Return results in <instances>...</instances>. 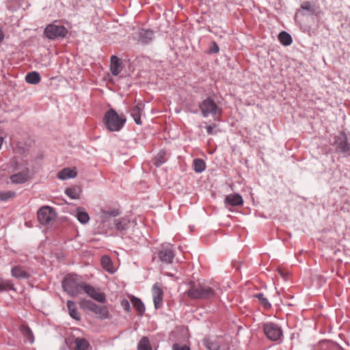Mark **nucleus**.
<instances>
[{
	"label": "nucleus",
	"instance_id": "1",
	"mask_svg": "<svg viewBox=\"0 0 350 350\" xmlns=\"http://www.w3.org/2000/svg\"><path fill=\"white\" fill-rule=\"evenodd\" d=\"M187 285L185 294L191 299H208L215 295L214 289L204 283L190 280Z\"/></svg>",
	"mask_w": 350,
	"mask_h": 350
},
{
	"label": "nucleus",
	"instance_id": "2",
	"mask_svg": "<svg viewBox=\"0 0 350 350\" xmlns=\"http://www.w3.org/2000/svg\"><path fill=\"white\" fill-rule=\"evenodd\" d=\"M81 276L77 274H67L62 282L64 291L71 297H76L81 293L84 284Z\"/></svg>",
	"mask_w": 350,
	"mask_h": 350
},
{
	"label": "nucleus",
	"instance_id": "3",
	"mask_svg": "<svg viewBox=\"0 0 350 350\" xmlns=\"http://www.w3.org/2000/svg\"><path fill=\"white\" fill-rule=\"evenodd\" d=\"M125 122V117L119 116L113 109L108 110L104 116L105 124L110 131H120Z\"/></svg>",
	"mask_w": 350,
	"mask_h": 350
},
{
	"label": "nucleus",
	"instance_id": "4",
	"mask_svg": "<svg viewBox=\"0 0 350 350\" xmlns=\"http://www.w3.org/2000/svg\"><path fill=\"white\" fill-rule=\"evenodd\" d=\"M79 305L82 309L88 310L94 313L98 319H107L109 318V312L107 306H100L87 299H81L79 301Z\"/></svg>",
	"mask_w": 350,
	"mask_h": 350
},
{
	"label": "nucleus",
	"instance_id": "5",
	"mask_svg": "<svg viewBox=\"0 0 350 350\" xmlns=\"http://www.w3.org/2000/svg\"><path fill=\"white\" fill-rule=\"evenodd\" d=\"M199 108L201 111L202 115L206 117L209 115L213 116L217 114H221V109L218 107L215 101L210 97L206 98L202 100L200 105Z\"/></svg>",
	"mask_w": 350,
	"mask_h": 350
},
{
	"label": "nucleus",
	"instance_id": "6",
	"mask_svg": "<svg viewBox=\"0 0 350 350\" xmlns=\"http://www.w3.org/2000/svg\"><path fill=\"white\" fill-rule=\"evenodd\" d=\"M67 33L68 30L64 25H57L53 23L48 25L44 31L45 36L50 40L64 38Z\"/></svg>",
	"mask_w": 350,
	"mask_h": 350
},
{
	"label": "nucleus",
	"instance_id": "7",
	"mask_svg": "<svg viewBox=\"0 0 350 350\" xmlns=\"http://www.w3.org/2000/svg\"><path fill=\"white\" fill-rule=\"evenodd\" d=\"M38 219L42 225L49 224L56 217L55 211L50 206H44L41 207L37 213Z\"/></svg>",
	"mask_w": 350,
	"mask_h": 350
},
{
	"label": "nucleus",
	"instance_id": "8",
	"mask_svg": "<svg viewBox=\"0 0 350 350\" xmlns=\"http://www.w3.org/2000/svg\"><path fill=\"white\" fill-rule=\"evenodd\" d=\"M264 332L268 338L273 341L278 340L282 334L280 327L273 323H265Z\"/></svg>",
	"mask_w": 350,
	"mask_h": 350
},
{
	"label": "nucleus",
	"instance_id": "9",
	"mask_svg": "<svg viewBox=\"0 0 350 350\" xmlns=\"http://www.w3.org/2000/svg\"><path fill=\"white\" fill-rule=\"evenodd\" d=\"M82 291L88 296L98 302L104 304L106 302V296L103 293L98 292L94 286L89 284L84 283Z\"/></svg>",
	"mask_w": 350,
	"mask_h": 350
},
{
	"label": "nucleus",
	"instance_id": "10",
	"mask_svg": "<svg viewBox=\"0 0 350 350\" xmlns=\"http://www.w3.org/2000/svg\"><path fill=\"white\" fill-rule=\"evenodd\" d=\"M335 144L336 145V151L339 152L346 153L350 150V144L348 142L347 135L344 133L336 139Z\"/></svg>",
	"mask_w": 350,
	"mask_h": 350
},
{
	"label": "nucleus",
	"instance_id": "11",
	"mask_svg": "<svg viewBox=\"0 0 350 350\" xmlns=\"http://www.w3.org/2000/svg\"><path fill=\"white\" fill-rule=\"evenodd\" d=\"M10 179L14 184L25 183L30 179L29 170L27 168L25 170L10 176Z\"/></svg>",
	"mask_w": 350,
	"mask_h": 350
},
{
	"label": "nucleus",
	"instance_id": "12",
	"mask_svg": "<svg viewBox=\"0 0 350 350\" xmlns=\"http://www.w3.org/2000/svg\"><path fill=\"white\" fill-rule=\"evenodd\" d=\"M130 219L126 217H120L113 219L114 229L119 232L124 234L130 225Z\"/></svg>",
	"mask_w": 350,
	"mask_h": 350
},
{
	"label": "nucleus",
	"instance_id": "13",
	"mask_svg": "<svg viewBox=\"0 0 350 350\" xmlns=\"http://www.w3.org/2000/svg\"><path fill=\"white\" fill-rule=\"evenodd\" d=\"M174 256V252L170 248H164L158 252L159 260L166 264L172 263Z\"/></svg>",
	"mask_w": 350,
	"mask_h": 350
},
{
	"label": "nucleus",
	"instance_id": "14",
	"mask_svg": "<svg viewBox=\"0 0 350 350\" xmlns=\"http://www.w3.org/2000/svg\"><path fill=\"white\" fill-rule=\"evenodd\" d=\"M144 109V104L138 103L131 111V115L137 124H142L141 116Z\"/></svg>",
	"mask_w": 350,
	"mask_h": 350
},
{
	"label": "nucleus",
	"instance_id": "15",
	"mask_svg": "<svg viewBox=\"0 0 350 350\" xmlns=\"http://www.w3.org/2000/svg\"><path fill=\"white\" fill-rule=\"evenodd\" d=\"M153 291V300L155 308H159L161 306L163 301V291L161 288L157 286V284H154L152 288Z\"/></svg>",
	"mask_w": 350,
	"mask_h": 350
},
{
	"label": "nucleus",
	"instance_id": "16",
	"mask_svg": "<svg viewBox=\"0 0 350 350\" xmlns=\"http://www.w3.org/2000/svg\"><path fill=\"white\" fill-rule=\"evenodd\" d=\"M12 275L17 279H28L31 275L21 266H14L11 270Z\"/></svg>",
	"mask_w": 350,
	"mask_h": 350
},
{
	"label": "nucleus",
	"instance_id": "17",
	"mask_svg": "<svg viewBox=\"0 0 350 350\" xmlns=\"http://www.w3.org/2000/svg\"><path fill=\"white\" fill-rule=\"evenodd\" d=\"M154 39V32L149 29H141L139 31V41L142 44H148Z\"/></svg>",
	"mask_w": 350,
	"mask_h": 350
},
{
	"label": "nucleus",
	"instance_id": "18",
	"mask_svg": "<svg viewBox=\"0 0 350 350\" xmlns=\"http://www.w3.org/2000/svg\"><path fill=\"white\" fill-rule=\"evenodd\" d=\"M110 70L111 74L117 76L122 70L121 63L120 59L116 55H112L110 59Z\"/></svg>",
	"mask_w": 350,
	"mask_h": 350
},
{
	"label": "nucleus",
	"instance_id": "19",
	"mask_svg": "<svg viewBox=\"0 0 350 350\" xmlns=\"http://www.w3.org/2000/svg\"><path fill=\"white\" fill-rule=\"evenodd\" d=\"M225 202L232 206L241 205L243 203L242 197L238 194H230L226 196Z\"/></svg>",
	"mask_w": 350,
	"mask_h": 350
},
{
	"label": "nucleus",
	"instance_id": "20",
	"mask_svg": "<svg viewBox=\"0 0 350 350\" xmlns=\"http://www.w3.org/2000/svg\"><path fill=\"white\" fill-rule=\"evenodd\" d=\"M77 172L75 169L66 167L58 172L57 178L61 180H66L68 178H75L77 176Z\"/></svg>",
	"mask_w": 350,
	"mask_h": 350
},
{
	"label": "nucleus",
	"instance_id": "21",
	"mask_svg": "<svg viewBox=\"0 0 350 350\" xmlns=\"http://www.w3.org/2000/svg\"><path fill=\"white\" fill-rule=\"evenodd\" d=\"M203 344L208 350H219L220 347L217 338H205Z\"/></svg>",
	"mask_w": 350,
	"mask_h": 350
},
{
	"label": "nucleus",
	"instance_id": "22",
	"mask_svg": "<svg viewBox=\"0 0 350 350\" xmlns=\"http://www.w3.org/2000/svg\"><path fill=\"white\" fill-rule=\"evenodd\" d=\"M67 307L70 316L76 321H80L81 315L77 311L76 304L73 301L68 300L67 301Z\"/></svg>",
	"mask_w": 350,
	"mask_h": 350
},
{
	"label": "nucleus",
	"instance_id": "23",
	"mask_svg": "<svg viewBox=\"0 0 350 350\" xmlns=\"http://www.w3.org/2000/svg\"><path fill=\"white\" fill-rule=\"evenodd\" d=\"M131 301L135 309L137 311L138 314L140 316L143 315L145 312V306L141 299L135 297H132Z\"/></svg>",
	"mask_w": 350,
	"mask_h": 350
},
{
	"label": "nucleus",
	"instance_id": "24",
	"mask_svg": "<svg viewBox=\"0 0 350 350\" xmlns=\"http://www.w3.org/2000/svg\"><path fill=\"white\" fill-rule=\"evenodd\" d=\"M101 265L103 268L108 272L113 273V262L108 256H103L101 258Z\"/></svg>",
	"mask_w": 350,
	"mask_h": 350
},
{
	"label": "nucleus",
	"instance_id": "25",
	"mask_svg": "<svg viewBox=\"0 0 350 350\" xmlns=\"http://www.w3.org/2000/svg\"><path fill=\"white\" fill-rule=\"evenodd\" d=\"M77 218L81 224H86L89 219V215L83 208L79 207L77 208Z\"/></svg>",
	"mask_w": 350,
	"mask_h": 350
},
{
	"label": "nucleus",
	"instance_id": "26",
	"mask_svg": "<svg viewBox=\"0 0 350 350\" xmlns=\"http://www.w3.org/2000/svg\"><path fill=\"white\" fill-rule=\"evenodd\" d=\"M75 350H88L90 346L89 342L82 338H77L75 340Z\"/></svg>",
	"mask_w": 350,
	"mask_h": 350
},
{
	"label": "nucleus",
	"instance_id": "27",
	"mask_svg": "<svg viewBox=\"0 0 350 350\" xmlns=\"http://www.w3.org/2000/svg\"><path fill=\"white\" fill-rule=\"evenodd\" d=\"M65 193L72 199H78L80 196L81 189L77 186L67 188Z\"/></svg>",
	"mask_w": 350,
	"mask_h": 350
},
{
	"label": "nucleus",
	"instance_id": "28",
	"mask_svg": "<svg viewBox=\"0 0 350 350\" xmlns=\"http://www.w3.org/2000/svg\"><path fill=\"white\" fill-rule=\"evenodd\" d=\"M278 40L284 46H288L292 43V37L286 31H282L278 35Z\"/></svg>",
	"mask_w": 350,
	"mask_h": 350
},
{
	"label": "nucleus",
	"instance_id": "29",
	"mask_svg": "<svg viewBox=\"0 0 350 350\" xmlns=\"http://www.w3.org/2000/svg\"><path fill=\"white\" fill-rule=\"evenodd\" d=\"M25 80L28 83L37 84L40 81V77L37 72H31L27 74Z\"/></svg>",
	"mask_w": 350,
	"mask_h": 350
},
{
	"label": "nucleus",
	"instance_id": "30",
	"mask_svg": "<svg viewBox=\"0 0 350 350\" xmlns=\"http://www.w3.org/2000/svg\"><path fill=\"white\" fill-rule=\"evenodd\" d=\"M120 214L119 209H112L103 211V221H107L111 217H116Z\"/></svg>",
	"mask_w": 350,
	"mask_h": 350
},
{
	"label": "nucleus",
	"instance_id": "31",
	"mask_svg": "<svg viewBox=\"0 0 350 350\" xmlns=\"http://www.w3.org/2000/svg\"><path fill=\"white\" fill-rule=\"evenodd\" d=\"M166 152L161 150L154 158V164L157 167L160 166L166 161L165 159Z\"/></svg>",
	"mask_w": 350,
	"mask_h": 350
},
{
	"label": "nucleus",
	"instance_id": "32",
	"mask_svg": "<svg viewBox=\"0 0 350 350\" xmlns=\"http://www.w3.org/2000/svg\"><path fill=\"white\" fill-rule=\"evenodd\" d=\"M137 349L138 350H152L148 337L144 336L142 338L138 344Z\"/></svg>",
	"mask_w": 350,
	"mask_h": 350
},
{
	"label": "nucleus",
	"instance_id": "33",
	"mask_svg": "<svg viewBox=\"0 0 350 350\" xmlns=\"http://www.w3.org/2000/svg\"><path fill=\"white\" fill-rule=\"evenodd\" d=\"M206 164L202 159H196L193 160V167L196 172L200 173L205 170Z\"/></svg>",
	"mask_w": 350,
	"mask_h": 350
},
{
	"label": "nucleus",
	"instance_id": "34",
	"mask_svg": "<svg viewBox=\"0 0 350 350\" xmlns=\"http://www.w3.org/2000/svg\"><path fill=\"white\" fill-rule=\"evenodd\" d=\"M21 330L26 338L32 343L33 342V335L30 328L26 325H22Z\"/></svg>",
	"mask_w": 350,
	"mask_h": 350
},
{
	"label": "nucleus",
	"instance_id": "35",
	"mask_svg": "<svg viewBox=\"0 0 350 350\" xmlns=\"http://www.w3.org/2000/svg\"><path fill=\"white\" fill-rule=\"evenodd\" d=\"M255 297L258 298L260 304L265 308L269 309L271 308V304L268 301L267 299L265 297L262 293H258L255 295Z\"/></svg>",
	"mask_w": 350,
	"mask_h": 350
},
{
	"label": "nucleus",
	"instance_id": "36",
	"mask_svg": "<svg viewBox=\"0 0 350 350\" xmlns=\"http://www.w3.org/2000/svg\"><path fill=\"white\" fill-rule=\"evenodd\" d=\"M301 9L303 10H307L310 12V14L317 15L318 13L316 12L315 9L313 8L310 3L309 1H304L301 5Z\"/></svg>",
	"mask_w": 350,
	"mask_h": 350
},
{
	"label": "nucleus",
	"instance_id": "37",
	"mask_svg": "<svg viewBox=\"0 0 350 350\" xmlns=\"http://www.w3.org/2000/svg\"><path fill=\"white\" fill-rule=\"evenodd\" d=\"M16 193L12 191H0V200L5 201L10 198H14Z\"/></svg>",
	"mask_w": 350,
	"mask_h": 350
},
{
	"label": "nucleus",
	"instance_id": "38",
	"mask_svg": "<svg viewBox=\"0 0 350 350\" xmlns=\"http://www.w3.org/2000/svg\"><path fill=\"white\" fill-rule=\"evenodd\" d=\"M13 288L12 284L8 280L0 281V291L10 290Z\"/></svg>",
	"mask_w": 350,
	"mask_h": 350
},
{
	"label": "nucleus",
	"instance_id": "39",
	"mask_svg": "<svg viewBox=\"0 0 350 350\" xmlns=\"http://www.w3.org/2000/svg\"><path fill=\"white\" fill-rule=\"evenodd\" d=\"M278 271L279 274L280 275V276L284 280H288V278H289V275H290V272L288 270L282 269L281 267H278Z\"/></svg>",
	"mask_w": 350,
	"mask_h": 350
},
{
	"label": "nucleus",
	"instance_id": "40",
	"mask_svg": "<svg viewBox=\"0 0 350 350\" xmlns=\"http://www.w3.org/2000/svg\"><path fill=\"white\" fill-rule=\"evenodd\" d=\"M219 51V48L217 43L214 41L211 42V46L209 48L208 52L212 53H217Z\"/></svg>",
	"mask_w": 350,
	"mask_h": 350
},
{
	"label": "nucleus",
	"instance_id": "41",
	"mask_svg": "<svg viewBox=\"0 0 350 350\" xmlns=\"http://www.w3.org/2000/svg\"><path fill=\"white\" fill-rule=\"evenodd\" d=\"M173 350H190L189 347L186 345H180L178 343H175L172 346Z\"/></svg>",
	"mask_w": 350,
	"mask_h": 350
},
{
	"label": "nucleus",
	"instance_id": "42",
	"mask_svg": "<svg viewBox=\"0 0 350 350\" xmlns=\"http://www.w3.org/2000/svg\"><path fill=\"white\" fill-rule=\"evenodd\" d=\"M121 305L126 311L129 312L130 310V304L128 300H122L121 302Z\"/></svg>",
	"mask_w": 350,
	"mask_h": 350
},
{
	"label": "nucleus",
	"instance_id": "43",
	"mask_svg": "<svg viewBox=\"0 0 350 350\" xmlns=\"http://www.w3.org/2000/svg\"><path fill=\"white\" fill-rule=\"evenodd\" d=\"M216 126V124H213V125H208L206 126V131H207V133L209 134V135H212L213 134V129Z\"/></svg>",
	"mask_w": 350,
	"mask_h": 350
},
{
	"label": "nucleus",
	"instance_id": "44",
	"mask_svg": "<svg viewBox=\"0 0 350 350\" xmlns=\"http://www.w3.org/2000/svg\"><path fill=\"white\" fill-rule=\"evenodd\" d=\"M3 38H4L3 33L1 30V29L0 28V42L3 40Z\"/></svg>",
	"mask_w": 350,
	"mask_h": 350
}]
</instances>
